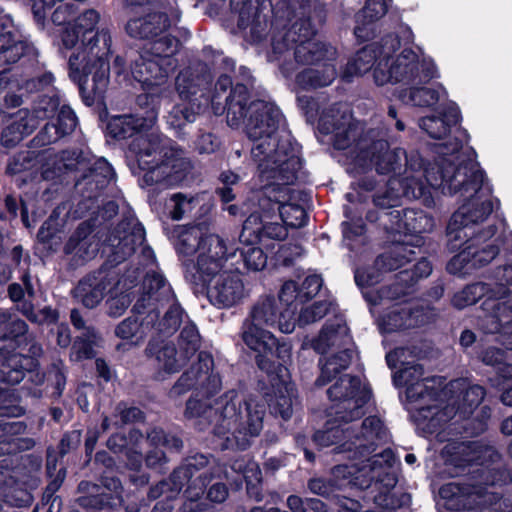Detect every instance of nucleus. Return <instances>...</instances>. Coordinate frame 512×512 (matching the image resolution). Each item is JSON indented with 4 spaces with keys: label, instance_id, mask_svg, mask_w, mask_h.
Returning <instances> with one entry per match:
<instances>
[{
    "label": "nucleus",
    "instance_id": "nucleus-1",
    "mask_svg": "<svg viewBox=\"0 0 512 512\" xmlns=\"http://www.w3.org/2000/svg\"><path fill=\"white\" fill-rule=\"evenodd\" d=\"M405 165L412 171L424 170L427 185L442 195H459L463 203L452 214L447 225L448 247L450 250L460 249L446 264V271L458 277L473 274L492 262L500 253L496 244L481 245V240L491 238L497 231L495 225L486 231H475L474 225L485 221L493 212V201L489 198L493 193L486 173L477 161L469 156L455 160L440 157L434 163L426 161L418 151L403 155Z\"/></svg>",
    "mask_w": 512,
    "mask_h": 512
},
{
    "label": "nucleus",
    "instance_id": "nucleus-2",
    "mask_svg": "<svg viewBox=\"0 0 512 512\" xmlns=\"http://www.w3.org/2000/svg\"><path fill=\"white\" fill-rule=\"evenodd\" d=\"M105 93L106 91L102 100H95L88 106L97 105L100 108L98 119L101 123L106 122V137L117 141L133 138L128 150L135 155L137 169L144 172L141 178L143 185L174 186L182 183L191 169V163L183 156V150L169 138L142 134L152 128L157 121L161 107L159 93H141L136 97L141 114L113 116L108 115Z\"/></svg>",
    "mask_w": 512,
    "mask_h": 512
},
{
    "label": "nucleus",
    "instance_id": "nucleus-3",
    "mask_svg": "<svg viewBox=\"0 0 512 512\" xmlns=\"http://www.w3.org/2000/svg\"><path fill=\"white\" fill-rule=\"evenodd\" d=\"M25 421L2 419V504L10 510L28 512L33 503L32 492L40 485L42 457L36 454H17L31 450L35 440L23 437ZM31 512H37L34 508Z\"/></svg>",
    "mask_w": 512,
    "mask_h": 512
},
{
    "label": "nucleus",
    "instance_id": "nucleus-4",
    "mask_svg": "<svg viewBox=\"0 0 512 512\" xmlns=\"http://www.w3.org/2000/svg\"><path fill=\"white\" fill-rule=\"evenodd\" d=\"M100 15L88 9L74 24L82 32V51L74 52L68 60V74L79 90L85 105L102 100L109 84V55L112 38L107 29L95 30Z\"/></svg>",
    "mask_w": 512,
    "mask_h": 512
},
{
    "label": "nucleus",
    "instance_id": "nucleus-5",
    "mask_svg": "<svg viewBox=\"0 0 512 512\" xmlns=\"http://www.w3.org/2000/svg\"><path fill=\"white\" fill-rule=\"evenodd\" d=\"M110 246L107 260L83 276L71 291L72 298L87 309L96 308L112 284V268L132 256L145 241L144 226L133 218H123L106 239Z\"/></svg>",
    "mask_w": 512,
    "mask_h": 512
},
{
    "label": "nucleus",
    "instance_id": "nucleus-6",
    "mask_svg": "<svg viewBox=\"0 0 512 512\" xmlns=\"http://www.w3.org/2000/svg\"><path fill=\"white\" fill-rule=\"evenodd\" d=\"M244 344L255 352L257 367L270 378L274 397L269 400L270 413L281 418L284 422L293 415V399L296 398V390L292 384L283 379L284 365L280 360L289 356L290 347L279 340L268 330L255 323H245L242 333Z\"/></svg>",
    "mask_w": 512,
    "mask_h": 512
},
{
    "label": "nucleus",
    "instance_id": "nucleus-7",
    "mask_svg": "<svg viewBox=\"0 0 512 512\" xmlns=\"http://www.w3.org/2000/svg\"><path fill=\"white\" fill-rule=\"evenodd\" d=\"M2 383L17 385L28 376L31 384L40 386L45 374L40 371V360L44 349L25 320L13 318L9 311L2 310Z\"/></svg>",
    "mask_w": 512,
    "mask_h": 512
},
{
    "label": "nucleus",
    "instance_id": "nucleus-8",
    "mask_svg": "<svg viewBox=\"0 0 512 512\" xmlns=\"http://www.w3.org/2000/svg\"><path fill=\"white\" fill-rule=\"evenodd\" d=\"M219 422L213 428L212 442L221 451H244L250 445L247 436H258L266 413L264 403L253 398L242 400L236 390L225 392L215 403Z\"/></svg>",
    "mask_w": 512,
    "mask_h": 512
},
{
    "label": "nucleus",
    "instance_id": "nucleus-9",
    "mask_svg": "<svg viewBox=\"0 0 512 512\" xmlns=\"http://www.w3.org/2000/svg\"><path fill=\"white\" fill-rule=\"evenodd\" d=\"M400 198L386 191L374 195L373 209L365 214V220L375 224L388 236L407 241L410 246L420 248L424 244V233H429L435 226L434 218L422 209L403 208Z\"/></svg>",
    "mask_w": 512,
    "mask_h": 512
},
{
    "label": "nucleus",
    "instance_id": "nucleus-10",
    "mask_svg": "<svg viewBox=\"0 0 512 512\" xmlns=\"http://www.w3.org/2000/svg\"><path fill=\"white\" fill-rule=\"evenodd\" d=\"M212 56V65L219 69V75L214 83V95L211 107L215 115L226 113L227 123L232 128H238L244 122L250 111L251 91L246 84L234 82L231 74L235 73L236 63L222 52L211 46L203 48V55Z\"/></svg>",
    "mask_w": 512,
    "mask_h": 512
},
{
    "label": "nucleus",
    "instance_id": "nucleus-11",
    "mask_svg": "<svg viewBox=\"0 0 512 512\" xmlns=\"http://www.w3.org/2000/svg\"><path fill=\"white\" fill-rule=\"evenodd\" d=\"M260 151L263 153L252 157L258 162L261 180H275L289 185L305 180L301 146L290 133L283 132Z\"/></svg>",
    "mask_w": 512,
    "mask_h": 512
},
{
    "label": "nucleus",
    "instance_id": "nucleus-12",
    "mask_svg": "<svg viewBox=\"0 0 512 512\" xmlns=\"http://www.w3.org/2000/svg\"><path fill=\"white\" fill-rule=\"evenodd\" d=\"M344 423L341 418V411L336 410L335 417L328 419L322 429L316 430L309 439L305 435L296 437L297 446L303 451L304 458L310 464L316 460L315 450L321 451L334 446V454L353 453V457L366 458L375 453L373 443L363 444L353 441V429Z\"/></svg>",
    "mask_w": 512,
    "mask_h": 512
},
{
    "label": "nucleus",
    "instance_id": "nucleus-13",
    "mask_svg": "<svg viewBox=\"0 0 512 512\" xmlns=\"http://www.w3.org/2000/svg\"><path fill=\"white\" fill-rule=\"evenodd\" d=\"M208 464L209 457L203 453L188 455L173 469L168 478L152 485L147 492V498L151 501L159 499L152 512H181L184 495L179 497L180 492L186 482Z\"/></svg>",
    "mask_w": 512,
    "mask_h": 512
},
{
    "label": "nucleus",
    "instance_id": "nucleus-14",
    "mask_svg": "<svg viewBox=\"0 0 512 512\" xmlns=\"http://www.w3.org/2000/svg\"><path fill=\"white\" fill-rule=\"evenodd\" d=\"M38 64V51L21 30L12 24L10 15H2V84L9 85L12 75L28 71Z\"/></svg>",
    "mask_w": 512,
    "mask_h": 512
},
{
    "label": "nucleus",
    "instance_id": "nucleus-15",
    "mask_svg": "<svg viewBox=\"0 0 512 512\" xmlns=\"http://www.w3.org/2000/svg\"><path fill=\"white\" fill-rule=\"evenodd\" d=\"M327 396L335 403L344 423H351L363 416V408L372 397L369 386H363L357 375L343 374L327 390Z\"/></svg>",
    "mask_w": 512,
    "mask_h": 512
},
{
    "label": "nucleus",
    "instance_id": "nucleus-16",
    "mask_svg": "<svg viewBox=\"0 0 512 512\" xmlns=\"http://www.w3.org/2000/svg\"><path fill=\"white\" fill-rule=\"evenodd\" d=\"M462 115L456 103L445 107L438 115L425 116L420 119L419 126L432 139L440 140L450 136L452 128L455 127L453 137L442 143L446 154H458L465 143L470 140L468 131L462 127H457L461 122Z\"/></svg>",
    "mask_w": 512,
    "mask_h": 512
},
{
    "label": "nucleus",
    "instance_id": "nucleus-17",
    "mask_svg": "<svg viewBox=\"0 0 512 512\" xmlns=\"http://www.w3.org/2000/svg\"><path fill=\"white\" fill-rule=\"evenodd\" d=\"M283 114L278 107L263 100H254L250 103V111L245 118L248 137L253 141L252 155L263 153L260 151L269 146V141L281 135L280 122Z\"/></svg>",
    "mask_w": 512,
    "mask_h": 512
},
{
    "label": "nucleus",
    "instance_id": "nucleus-18",
    "mask_svg": "<svg viewBox=\"0 0 512 512\" xmlns=\"http://www.w3.org/2000/svg\"><path fill=\"white\" fill-rule=\"evenodd\" d=\"M210 64L198 61L181 70L175 79V88L181 100H192L208 107L212 104L214 95V78L212 73V56Z\"/></svg>",
    "mask_w": 512,
    "mask_h": 512
},
{
    "label": "nucleus",
    "instance_id": "nucleus-19",
    "mask_svg": "<svg viewBox=\"0 0 512 512\" xmlns=\"http://www.w3.org/2000/svg\"><path fill=\"white\" fill-rule=\"evenodd\" d=\"M181 512H206L211 503H223L229 496L227 485L213 473L195 475L186 482Z\"/></svg>",
    "mask_w": 512,
    "mask_h": 512
},
{
    "label": "nucleus",
    "instance_id": "nucleus-20",
    "mask_svg": "<svg viewBox=\"0 0 512 512\" xmlns=\"http://www.w3.org/2000/svg\"><path fill=\"white\" fill-rule=\"evenodd\" d=\"M475 469L473 478L485 486H503L512 482V474L502 462V455L490 445L471 442Z\"/></svg>",
    "mask_w": 512,
    "mask_h": 512
},
{
    "label": "nucleus",
    "instance_id": "nucleus-21",
    "mask_svg": "<svg viewBox=\"0 0 512 512\" xmlns=\"http://www.w3.org/2000/svg\"><path fill=\"white\" fill-rule=\"evenodd\" d=\"M141 290L142 293L133 305L132 312L147 314L146 318L150 319L146 322L147 326H154L160 315L157 304L169 302L175 295L166 278L155 271L146 273Z\"/></svg>",
    "mask_w": 512,
    "mask_h": 512
},
{
    "label": "nucleus",
    "instance_id": "nucleus-22",
    "mask_svg": "<svg viewBox=\"0 0 512 512\" xmlns=\"http://www.w3.org/2000/svg\"><path fill=\"white\" fill-rule=\"evenodd\" d=\"M485 395L486 390L483 386L473 384L462 389L461 395L455 402L456 406L454 407V416H458L460 419L466 421L463 425L465 431H468L471 426L470 434L473 436H478L484 433L488 428V420L491 416V409L489 406L484 405L481 408L479 415L470 419L474 411L484 400Z\"/></svg>",
    "mask_w": 512,
    "mask_h": 512
},
{
    "label": "nucleus",
    "instance_id": "nucleus-23",
    "mask_svg": "<svg viewBox=\"0 0 512 512\" xmlns=\"http://www.w3.org/2000/svg\"><path fill=\"white\" fill-rule=\"evenodd\" d=\"M295 315V308L281 304L279 297L266 295L253 305L250 323L260 327H277L282 333L289 334L295 329Z\"/></svg>",
    "mask_w": 512,
    "mask_h": 512
},
{
    "label": "nucleus",
    "instance_id": "nucleus-24",
    "mask_svg": "<svg viewBox=\"0 0 512 512\" xmlns=\"http://www.w3.org/2000/svg\"><path fill=\"white\" fill-rule=\"evenodd\" d=\"M417 54L411 47H404L401 53L393 61L385 66L376 67L373 78L378 86L391 83H403L414 85L417 72Z\"/></svg>",
    "mask_w": 512,
    "mask_h": 512
},
{
    "label": "nucleus",
    "instance_id": "nucleus-25",
    "mask_svg": "<svg viewBox=\"0 0 512 512\" xmlns=\"http://www.w3.org/2000/svg\"><path fill=\"white\" fill-rule=\"evenodd\" d=\"M481 308L485 313L487 333L512 335V292L508 287L499 288V296H487Z\"/></svg>",
    "mask_w": 512,
    "mask_h": 512
},
{
    "label": "nucleus",
    "instance_id": "nucleus-26",
    "mask_svg": "<svg viewBox=\"0 0 512 512\" xmlns=\"http://www.w3.org/2000/svg\"><path fill=\"white\" fill-rule=\"evenodd\" d=\"M173 69H168L161 59L155 56L146 57L140 54L131 62L130 72L133 79L141 84L144 93H159L162 97L161 85L165 84Z\"/></svg>",
    "mask_w": 512,
    "mask_h": 512
},
{
    "label": "nucleus",
    "instance_id": "nucleus-27",
    "mask_svg": "<svg viewBox=\"0 0 512 512\" xmlns=\"http://www.w3.org/2000/svg\"><path fill=\"white\" fill-rule=\"evenodd\" d=\"M77 491L80 495L75 502L86 511L113 512L123 504V497L120 494L90 481L82 480L78 484Z\"/></svg>",
    "mask_w": 512,
    "mask_h": 512
},
{
    "label": "nucleus",
    "instance_id": "nucleus-28",
    "mask_svg": "<svg viewBox=\"0 0 512 512\" xmlns=\"http://www.w3.org/2000/svg\"><path fill=\"white\" fill-rule=\"evenodd\" d=\"M487 486L477 479L474 483L448 482L439 489V496L449 511H466L473 507L477 499L486 495Z\"/></svg>",
    "mask_w": 512,
    "mask_h": 512
},
{
    "label": "nucleus",
    "instance_id": "nucleus-29",
    "mask_svg": "<svg viewBox=\"0 0 512 512\" xmlns=\"http://www.w3.org/2000/svg\"><path fill=\"white\" fill-rule=\"evenodd\" d=\"M209 302L218 309L231 308L245 296L244 283L239 275L223 272L205 288Z\"/></svg>",
    "mask_w": 512,
    "mask_h": 512
},
{
    "label": "nucleus",
    "instance_id": "nucleus-30",
    "mask_svg": "<svg viewBox=\"0 0 512 512\" xmlns=\"http://www.w3.org/2000/svg\"><path fill=\"white\" fill-rule=\"evenodd\" d=\"M80 170L75 172L76 185L84 183L88 191L89 199L98 198L101 193L116 179V173L112 165L105 158H98L92 163H83Z\"/></svg>",
    "mask_w": 512,
    "mask_h": 512
},
{
    "label": "nucleus",
    "instance_id": "nucleus-31",
    "mask_svg": "<svg viewBox=\"0 0 512 512\" xmlns=\"http://www.w3.org/2000/svg\"><path fill=\"white\" fill-rule=\"evenodd\" d=\"M404 366L399 372L393 375V382L398 385L399 380L404 379L406 385V398L410 403L420 402L426 398L436 401L439 391L433 386H428L423 381H429V378L422 379L424 374L423 365L419 363H402Z\"/></svg>",
    "mask_w": 512,
    "mask_h": 512
},
{
    "label": "nucleus",
    "instance_id": "nucleus-32",
    "mask_svg": "<svg viewBox=\"0 0 512 512\" xmlns=\"http://www.w3.org/2000/svg\"><path fill=\"white\" fill-rule=\"evenodd\" d=\"M259 0H230L233 11L238 13L237 27L240 30L250 28L253 42L260 43L266 38L267 19L262 14Z\"/></svg>",
    "mask_w": 512,
    "mask_h": 512
},
{
    "label": "nucleus",
    "instance_id": "nucleus-33",
    "mask_svg": "<svg viewBox=\"0 0 512 512\" xmlns=\"http://www.w3.org/2000/svg\"><path fill=\"white\" fill-rule=\"evenodd\" d=\"M323 279L318 274L306 276L301 284L294 280H288L283 283L279 291V301L281 304L295 308L297 314L299 306L312 300L321 290Z\"/></svg>",
    "mask_w": 512,
    "mask_h": 512
},
{
    "label": "nucleus",
    "instance_id": "nucleus-34",
    "mask_svg": "<svg viewBox=\"0 0 512 512\" xmlns=\"http://www.w3.org/2000/svg\"><path fill=\"white\" fill-rule=\"evenodd\" d=\"M171 21L166 12L151 11L143 16L131 18L125 25V32L138 40H153L167 32Z\"/></svg>",
    "mask_w": 512,
    "mask_h": 512
},
{
    "label": "nucleus",
    "instance_id": "nucleus-35",
    "mask_svg": "<svg viewBox=\"0 0 512 512\" xmlns=\"http://www.w3.org/2000/svg\"><path fill=\"white\" fill-rule=\"evenodd\" d=\"M242 237L254 239L263 244L266 240H284L288 235L287 228L279 223L264 219L259 211H252L242 224Z\"/></svg>",
    "mask_w": 512,
    "mask_h": 512
},
{
    "label": "nucleus",
    "instance_id": "nucleus-36",
    "mask_svg": "<svg viewBox=\"0 0 512 512\" xmlns=\"http://www.w3.org/2000/svg\"><path fill=\"white\" fill-rule=\"evenodd\" d=\"M260 242H254V239H243L242 230L239 234V246L233 253L228 254L226 260H233L237 255L239 258L231 265H236L235 269L240 273H250L262 271L266 265L268 256L260 246Z\"/></svg>",
    "mask_w": 512,
    "mask_h": 512
},
{
    "label": "nucleus",
    "instance_id": "nucleus-37",
    "mask_svg": "<svg viewBox=\"0 0 512 512\" xmlns=\"http://www.w3.org/2000/svg\"><path fill=\"white\" fill-rule=\"evenodd\" d=\"M2 146L13 148L26 136L30 135L37 127L38 121L31 118L29 109H19L15 114H9L2 110Z\"/></svg>",
    "mask_w": 512,
    "mask_h": 512
},
{
    "label": "nucleus",
    "instance_id": "nucleus-38",
    "mask_svg": "<svg viewBox=\"0 0 512 512\" xmlns=\"http://www.w3.org/2000/svg\"><path fill=\"white\" fill-rule=\"evenodd\" d=\"M386 145L387 140L378 138V132L370 129L354 145L351 151L353 154L351 165L360 174L367 173L372 168L376 169V149L378 148L381 151Z\"/></svg>",
    "mask_w": 512,
    "mask_h": 512
},
{
    "label": "nucleus",
    "instance_id": "nucleus-39",
    "mask_svg": "<svg viewBox=\"0 0 512 512\" xmlns=\"http://www.w3.org/2000/svg\"><path fill=\"white\" fill-rule=\"evenodd\" d=\"M426 323V314L421 307H397L383 318L382 328L386 333H394L417 328Z\"/></svg>",
    "mask_w": 512,
    "mask_h": 512
},
{
    "label": "nucleus",
    "instance_id": "nucleus-40",
    "mask_svg": "<svg viewBox=\"0 0 512 512\" xmlns=\"http://www.w3.org/2000/svg\"><path fill=\"white\" fill-rule=\"evenodd\" d=\"M49 153L43 161L39 163L41 177L53 184H62L68 182L67 176L80 170L81 160H70L63 156L55 154L54 149L47 148Z\"/></svg>",
    "mask_w": 512,
    "mask_h": 512
},
{
    "label": "nucleus",
    "instance_id": "nucleus-41",
    "mask_svg": "<svg viewBox=\"0 0 512 512\" xmlns=\"http://www.w3.org/2000/svg\"><path fill=\"white\" fill-rule=\"evenodd\" d=\"M218 246L221 255L218 252L212 255L209 248L208 253H200L197 257L196 273L193 275V282L196 285H200L203 289L215 281V278L221 274L219 272L223 267V262L227 261L226 257L228 254L226 253L225 246L222 244V240H218Z\"/></svg>",
    "mask_w": 512,
    "mask_h": 512
},
{
    "label": "nucleus",
    "instance_id": "nucleus-42",
    "mask_svg": "<svg viewBox=\"0 0 512 512\" xmlns=\"http://www.w3.org/2000/svg\"><path fill=\"white\" fill-rule=\"evenodd\" d=\"M149 447L165 450L166 453L180 454L184 449V431L179 426H154L147 430Z\"/></svg>",
    "mask_w": 512,
    "mask_h": 512
},
{
    "label": "nucleus",
    "instance_id": "nucleus-43",
    "mask_svg": "<svg viewBox=\"0 0 512 512\" xmlns=\"http://www.w3.org/2000/svg\"><path fill=\"white\" fill-rule=\"evenodd\" d=\"M392 240L395 244L376 257V264L383 273L398 270L407 263L416 260V252L413 250L414 247L410 246L406 240L403 242L393 236Z\"/></svg>",
    "mask_w": 512,
    "mask_h": 512
},
{
    "label": "nucleus",
    "instance_id": "nucleus-44",
    "mask_svg": "<svg viewBox=\"0 0 512 512\" xmlns=\"http://www.w3.org/2000/svg\"><path fill=\"white\" fill-rule=\"evenodd\" d=\"M145 355L154 362L159 371L166 374L178 371L177 349L171 342L151 339L145 348Z\"/></svg>",
    "mask_w": 512,
    "mask_h": 512
},
{
    "label": "nucleus",
    "instance_id": "nucleus-45",
    "mask_svg": "<svg viewBox=\"0 0 512 512\" xmlns=\"http://www.w3.org/2000/svg\"><path fill=\"white\" fill-rule=\"evenodd\" d=\"M417 419L425 432L429 434H439L444 431L449 421L452 419L454 407L441 408L437 404L418 406Z\"/></svg>",
    "mask_w": 512,
    "mask_h": 512
},
{
    "label": "nucleus",
    "instance_id": "nucleus-46",
    "mask_svg": "<svg viewBox=\"0 0 512 512\" xmlns=\"http://www.w3.org/2000/svg\"><path fill=\"white\" fill-rule=\"evenodd\" d=\"M266 184L257 193V209L264 219H271L275 216L276 211L282 209L283 204L279 199V194L283 191V186L288 184H280V181L265 180Z\"/></svg>",
    "mask_w": 512,
    "mask_h": 512
},
{
    "label": "nucleus",
    "instance_id": "nucleus-47",
    "mask_svg": "<svg viewBox=\"0 0 512 512\" xmlns=\"http://www.w3.org/2000/svg\"><path fill=\"white\" fill-rule=\"evenodd\" d=\"M34 68L28 71H20V75H12L9 85L2 84L3 88H16L18 91H24L26 94L44 91L51 87L55 80L51 72H44L38 76H31Z\"/></svg>",
    "mask_w": 512,
    "mask_h": 512
},
{
    "label": "nucleus",
    "instance_id": "nucleus-48",
    "mask_svg": "<svg viewBox=\"0 0 512 512\" xmlns=\"http://www.w3.org/2000/svg\"><path fill=\"white\" fill-rule=\"evenodd\" d=\"M293 46V56L296 64L314 65L327 59L328 47L320 41H290Z\"/></svg>",
    "mask_w": 512,
    "mask_h": 512
},
{
    "label": "nucleus",
    "instance_id": "nucleus-49",
    "mask_svg": "<svg viewBox=\"0 0 512 512\" xmlns=\"http://www.w3.org/2000/svg\"><path fill=\"white\" fill-rule=\"evenodd\" d=\"M402 41L405 47H410V45L413 44V33L408 26L403 30V38L400 37L398 33L390 32L382 36L379 42H376L381 55L380 62H378L377 67H380L381 65L387 68V65L392 60L393 55L401 48Z\"/></svg>",
    "mask_w": 512,
    "mask_h": 512
},
{
    "label": "nucleus",
    "instance_id": "nucleus-50",
    "mask_svg": "<svg viewBox=\"0 0 512 512\" xmlns=\"http://www.w3.org/2000/svg\"><path fill=\"white\" fill-rule=\"evenodd\" d=\"M174 247L179 257L193 256L200 248L202 237L193 226L177 225L172 230Z\"/></svg>",
    "mask_w": 512,
    "mask_h": 512
},
{
    "label": "nucleus",
    "instance_id": "nucleus-51",
    "mask_svg": "<svg viewBox=\"0 0 512 512\" xmlns=\"http://www.w3.org/2000/svg\"><path fill=\"white\" fill-rule=\"evenodd\" d=\"M442 455L445 459V463L452 466L459 474H471L473 473L470 469H475L474 458L472 451V444L469 442L467 445L453 446L449 448L445 447L442 451Z\"/></svg>",
    "mask_w": 512,
    "mask_h": 512
},
{
    "label": "nucleus",
    "instance_id": "nucleus-52",
    "mask_svg": "<svg viewBox=\"0 0 512 512\" xmlns=\"http://www.w3.org/2000/svg\"><path fill=\"white\" fill-rule=\"evenodd\" d=\"M48 149L30 148L13 155L6 166V174L15 175L39 166V163L47 157Z\"/></svg>",
    "mask_w": 512,
    "mask_h": 512
},
{
    "label": "nucleus",
    "instance_id": "nucleus-53",
    "mask_svg": "<svg viewBox=\"0 0 512 512\" xmlns=\"http://www.w3.org/2000/svg\"><path fill=\"white\" fill-rule=\"evenodd\" d=\"M380 58L377 43H369L356 52L353 60L348 62L346 71L350 75H363L372 68L374 71Z\"/></svg>",
    "mask_w": 512,
    "mask_h": 512
},
{
    "label": "nucleus",
    "instance_id": "nucleus-54",
    "mask_svg": "<svg viewBox=\"0 0 512 512\" xmlns=\"http://www.w3.org/2000/svg\"><path fill=\"white\" fill-rule=\"evenodd\" d=\"M180 46L181 42L177 37L165 32L152 40L151 56L161 59L168 65V69L174 70L177 61L173 56L179 51Z\"/></svg>",
    "mask_w": 512,
    "mask_h": 512
},
{
    "label": "nucleus",
    "instance_id": "nucleus-55",
    "mask_svg": "<svg viewBox=\"0 0 512 512\" xmlns=\"http://www.w3.org/2000/svg\"><path fill=\"white\" fill-rule=\"evenodd\" d=\"M175 104L168 115V123L175 129H182L188 123H193L207 107L192 100H181Z\"/></svg>",
    "mask_w": 512,
    "mask_h": 512
},
{
    "label": "nucleus",
    "instance_id": "nucleus-56",
    "mask_svg": "<svg viewBox=\"0 0 512 512\" xmlns=\"http://www.w3.org/2000/svg\"><path fill=\"white\" fill-rule=\"evenodd\" d=\"M387 437V430L384 422L377 415H370L366 417L361 425L358 433H352L353 441L362 442L363 444L373 443L375 451L378 447V442L385 441Z\"/></svg>",
    "mask_w": 512,
    "mask_h": 512
},
{
    "label": "nucleus",
    "instance_id": "nucleus-57",
    "mask_svg": "<svg viewBox=\"0 0 512 512\" xmlns=\"http://www.w3.org/2000/svg\"><path fill=\"white\" fill-rule=\"evenodd\" d=\"M398 98L405 104L423 108L432 107L439 101V92L434 88L411 85L409 89H401Z\"/></svg>",
    "mask_w": 512,
    "mask_h": 512
},
{
    "label": "nucleus",
    "instance_id": "nucleus-58",
    "mask_svg": "<svg viewBox=\"0 0 512 512\" xmlns=\"http://www.w3.org/2000/svg\"><path fill=\"white\" fill-rule=\"evenodd\" d=\"M334 77V69H331L328 72L326 70L306 68L303 71L297 73L295 80L301 89L310 90L330 85Z\"/></svg>",
    "mask_w": 512,
    "mask_h": 512
},
{
    "label": "nucleus",
    "instance_id": "nucleus-59",
    "mask_svg": "<svg viewBox=\"0 0 512 512\" xmlns=\"http://www.w3.org/2000/svg\"><path fill=\"white\" fill-rule=\"evenodd\" d=\"M405 150L402 148L390 149L389 142L381 151L376 149V172L380 175H387L389 173H396L401 169V160Z\"/></svg>",
    "mask_w": 512,
    "mask_h": 512
},
{
    "label": "nucleus",
    "instance_id": "nucleus-60",
    "mask_svg": "<svg viewBox=\"0 0 512 512\" xmlns=\"http://www.w3.org/2000/svg\"><path fill=\"white\" fill-rule=\"evenodd\" d=\"M239 477L241 481L239 484H236L237 488H241L243 483H245L247 496L255 501H262L264 495L262 471L260 467L258 465H247Z\"/></svg>",
    "mask_w": 512,
    "mask_h": 512
},
{
    "label": "nucleus",
    "instance_id": "nucleus-61",
    "mask_svg": "<svg viewBox=\"0 0 512 512\" xmlns=\"http://www.w3.org/2000/svg\"><path fill=\"white\" fill-rule=\"evenodd\" d=\"M351 121V115L345 111H341L336 105H332L325 109L318 120V130L323 135H330L342 126Z\"/></svg>",
    "mask_w": 512,
    "mask_h": 512
},
{
    "label": "nucleus",
    "instance_id": "nucleus-62",
    "mask_svg": "<svg viewBox=\"0 0 512 512\" xmlns=\"http://www.w3.org/2000/svg\"><path fill=\"white\" fill-rule=\"evenodd\" d=\"M489 290V285L484 282L467 284L461 291L454 294L451 300L452 305L457 309L474 305L486 296Z\"/></svg>",
    "mask_w": 512,
    "mask_h": 512
},
{
    "label": "nucleus",
    "instance_id": "nucleus-63",
    "mask_svg": "<svg viewBox=\"0 0 512 512\" xmlns=\"http://www.w3.org/2000/svg\"><path fill=\"white\" fill-rule=\"evenodd\" d=\"M60 97L54 92L52 95L40 94L33 100L31 118L36 121L52 119L61 107Z\"/></svg>",
    "mask_w": 512,
    "mask_h": 512
},
{
    "label": "nucleus",
    "instance_id": "nucleus-64",
    "mask_svg": "<svg viewBox=\"0 0 512 512\" xmlns=\"http://www.w3.org/2000/svg\"><path fill=\"white\" fill-rule=\"evenodd\" d=\"M96 333L93 327L87 328L82 336H77L71 346L70 358L73 361H82L92 359L95 356V350L93 348L94 338Z\"/></svg>",
    "mask_w": 512,
    "mask_h": 512
}]
</instances>
